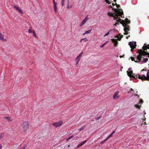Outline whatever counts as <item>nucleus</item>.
Instances as JSON below:
<instances>
[{"label": "nucleus", "instance_id": "obj_1", "mask_svg": "<svg viewBox=\"0 0 149 149\" xmlns=\"http://www.w3.org/2000/svg\"><path fill=\"white\" fill-rule=\"evenodd\" d=\"M112 9L115 12V13L109 12L107 14L109 16L113 17L114 20H116L117 22L114 24V26H116L117 24H119V22L120 23V22L122 20L120 19V16L121 17H122V15H123V13L121 9L112 8Z\"/></svg>", "mask_w": 149, "mask_h": 149}, {"label": "nucleus", "instance_id": "obj_2", "mask_svg": "<svg viewBox=\"0 0 149 149\" xmlns=\"http://www.w3.org/2000/svg\"><path fill=\"white\" fill-rule=\"evenodd\" d=\"M130 20L127 18H126L125 21L122 20L120 22V24H122L123 26L124 27V31L127 32V31H130V26L128 24H130Z\"/></svg>", "mask_w": 149, "mask_h": 149}, {"label": "nucleus", "instance_id": "obj_3", "mask_svg": "<svg viewBox=\"0 0 149 149\" xmlns=\"http://www.w3.org/2000/svg\"><path fill=\"white\" fill-rule=\"evenodd\" d=\"M143 50H144L142 49H140L138 51L139 55L136 56V59L139 61H140L141 60V58H143L142 57V56H144L148 53V52Z\"/></svg>", "mask_w": 149, "mask_h": 149}, {"label": "nucleus", "instance_id": "obj_4", "mask_svg": "<svg viewBox=\"0 0 149 149\" xmlns=\"http://www.w3.org/2000/svg\"><path fill=\"white\" fill-rule=\"evenodd\" d=\"M29 124L26 121H24L21 125L22 131L23 132H26L27 130L29 128Z\"/></svg>", "mask_w": 149, "mask_h": 149}, {"label": "nucleus", "instance_id": "obj_5", "mask_svg": "<svg viewBox=\"0 0 149 149\" xmlns=\"http://www.w3.org/2000/svg\"><path fill=\"white\" fill-rule=\"evenodd\" d=\"M63 122L61 120L58 123H54L53 124V125L56 127H58L62 125Z\"/></svg>", "mask_w": 149, "mask_h": 149}, {"label": "nucleus", "instance_id": "obj_6", "mask_svg": "<svg viewBox=\"0 0 149 149\" xmlns=\"http://www.w3.org/2000/svg\"><path fill=\"white\" fill-rule=\"evenodd\" d=\"M136 44V42H134L132 41V42H130L129 43V45L130 46L131 48L132 49H135L136 47V45H134V44Z\"/></svg>", "mask_w": 149, "mask_h": 149}, {"label": "nucleus", "instance_id": "obj_7", "mask_svg": "<svg viewBox=\"0 0 149 149\" xmlns=\"http://www.w3.org/2000/svg\"><path fill=\"white\" fill-rule=\"evenodd\" d=\"M127 74L130 77L133 78L134 79L136 78L135 77V76H133V75L132 71H130V72H128Z\"/></svg>", "mask_w": 149, "mask_h": 149}, {"label": "nucleus", "instance_id": "obj_8", "mask_svg": "<svg viewBox=\"0 0 149 149\" xmlns=\"http://www.w3.org/2000/svg\"><path fill=\"white\" fill-rule=\"evenodd\" d=\"M88 18H87V16H86L85 19L82 21L80 24V26H81L83 25H84L86 22V21L88 20Z\"/></svg>", "mask_w": 149, "mask_h": 149}, {"label": "nucleus", "instance_id": "obj_9", "mask_svg": "<svg viewBox=\"0 0 149 149\" xmlns=\"http://www.w3.org/2000/svg\"><path fill=\"white\" fill-rule=\"evenodd\" d=\"M111 40H112V42H113L114 43V46H117L118 44L117 39L113 38L111 39Z\"/></svg>", "mask_w": 149, "mask_h": 149}, {"label": "nucleus", "instance_id": "obj_10", "mask_svg": "<svg viewBox=\"0 0 149 149\" xmlns=\"http://www.w3.org/2000/svg\"><path fill=\"white\" fill-rule=\"evenodd\" d=\"M139 79H140L141 80L143 81H147V79L146 77L144 75H142L141 77L140 76V77H139Z\"/></svg>", "mask_w": 149, "mask_h": 149}, {"label": "nucleus", "instance_id": "obj_11", "mask_svg": "<svg viewBox=\"0 0 149 149\" xmlns=\"http://www.w3.org/2000/svg\"><path fill=\"white\" fill-rule=\"evenodd\" d=\"M143 49L145 50H147V49H149V45H147L146 44H145L143 47Z\"/></svg>", "mask_w": 149, "mask_h": 149}, {"label": "nucleus", "instance_id": "obj_12", "mask_svg": "<svg viewBox=\"0 0 149 149\" xmlns=\"http://www.w3.org/2000/svg\"><path fill=\"white\" fill-rule=\"evenodd\" d=\"M0 40L3 41H4V42H6V40L4 38L3 36V34L1 33L0 32Z\"/></svg>", "mask_w": 149, "mask_h": 149}, {"label": "nucleus", "instance_id": "obj_13", "mask_svg": "<svg viewBox=\"0 0 149 149\" xmlns=\"http://www.w3.org/2000/svg\"><path fill=\"white\" fill-rule=\"evenodd\" d=\"M14 8H15L16 10H17V11L22 14H23V12L22 11V10L17 6H14Z\"/></svg>", "mask_w": 149, "mask_h": 149}, {"label": "nucleus", "instance_id": "obj_14", "mask_svg": "<svg viewBox=\"0 0 149 149\" xmlns=\"http://www.w3.org/2000/svg\"><path fill=\"white\" fill-rule=\"evenodd\" d=\"M56 3H53L54 4V11L55 13H56L57 12V8L56 6Z\"/></svg>", "mask_w": 149, "mask_h": 149}, {"label": "nucleus", "instance_id": "obj_15", "mask_svg": "<svg viewBox=\"0 0 149 149\" xmlns=\"http://www.w3.org/2000/svg\"><path fill=\"white\" fill-rule=\"evenodd\" d=\"M86 140L83 142H82L81 143H80L77 146V147L78 148V147H80V146L83 145L85 143H86Z\"/></svg>", "mask_w": 149, "mask_h": 149}, {"label": "nucleus", "instance_id": "obj_16", "mask_svg": "<svg viewBox=\"0 0 149 149\" xmlns=\"http://www.w3.org/2000/svg\"><path fill=\"white\" fill-rule=\"evenodd\" d=\"M146 77L147 79V81H149V70L148 71Z\"/></svg>", "mask_w": 149, "mask_h": 149}, {"label": "nucleus", "instance_id": "obj_17", "mask_svg": "<svg viewBox=\"0 0 149 149\" xmlns=\"http://www.w3.org/2000/svg\"><path fill=\"white\" fill-rule=\"evenodd\" d=\"M143 58V60H142V62H143L144 63H145L146 62L148 61V59L147 58Z\"/></svg>", "mask_w": 149, "mask_h": 149}, {"label": "nucleus", "instance_id": "obj_18", "mask_svg": "<svg viewBox=\"0 0 149 149\" xmlns=\"http://www.w3.org/2000/svg\"><path fill=\"white\" fill-rule=\"evenodd\" d=\"M119 95H116L115 94L113 95V98L115 99V100H116V99L117 98H118V97H119Z\"/></svg>", "mask_w": 149, "mask_h": 149}, {"label": "nucleus", "instance_id": "obj_19", "mask_svg": "<svg viewBox=\"0 0 149 149\" xmlns=\"http://www.w3.org/2000/svg\"><path fill=\"white\" fill-rule=\"evenodd\" d=\"M131 60H132V61H134L136 63V62H139V61L137 60V59H136V61H134V58L133 57H131Z\"/></svg>", "mask_w": 149, "mask_h": 149}, {"label": "nucleus", "instance_id": "obj_20", "mask_svg": "<svg viewBox=\"0 0 149 149\" xmlns=\"http://www.w3.org/2000/svg\"><path fill=\"white\" fill-rule=\"evenodd\" d=\"M85 126H86L85 125L82 127H81L79 128V130L80 131H81L84 130L85 128Z\"/></svg>", "mask_w": 149, "mask_h": 149}, {"label": "nucleus", "instance_id": "obj_21", "mask_svg": "<svg viewBox=\"0 0 149 149\" xmlns=\"http://www.w3.org/2000/svg\"><path fill=\"white\" fill-rule=\"evenodd\" d=\"M91 30H89V31H85V33H84V34H83V35H85V34H88V33H91Z\"/></svg>", "mask_w": 149, "mask_h": 149}, {"label": "nucleus", "instance_id": "obj_22", "mask_svg": "<svg viewBox=\"0 0 149 149\" xmlns=\"http://www.w3.org/2000/svg\"><path fill=\"white\" fill-rule=\"evenodd\" d=\"M4 133H2L0 134V140L2 139L4 136Z\"/></svg>", "mask_w": 149, "mask_h": 149}, {"label": "nucleus", "instance_id": "obj_23", "mask_svg": "<svg viewBox=\"0 0 149 149\" xmlns=\"http://www.w3.org/2000/svg\"><path fill=\"white\" fill-rule=\"evenodd\" d=\"M4 119L7 120L9 121H10L11 120H10V118L8 117H6L4 118Z\"/></svg>", "mask_w": 149, "mask_h": 149}, {"label": "nucleus", "instance_id": "obj_24", "mask_svg": "<svg viewBox=\"0 0 149 149\" xmlns=\"http://www.w3.org/2000/svg\"><path fill=\"white\" fill-rule=\"evenodd\" d=\"M134 107L136 108L139 109L141 107V105H138V104H135Z\"/></svg>", "mask_w": 149, "mask_h": 149}, {"label": "nucleus", "instance_id": "obj_25", "mask_svg": "<svg viewBox=\"0 0 149 149\" xmlns=\"http://www.w3.org/2000/svg\"><path fill=\"white\" fill-rule=\"evenodd\" d=\"M65 1V0H62V1H61V5H62V6H63L64 5Z\"/></svg>", "mask_w": 149, "mask_h": 149}, {"label": "nucleus", "instance_id": "obj_26", "mask_svg": "<svg viewBox=\"0 0 149 149\" xmlns=\"http://www.w3.org/2000/svg\"><path fill=\"white\" fill-rule=\"evenodd\" d=\"M26 146V144H25L24 146L22 147L19 149H25Z\"/></svg>", "mask_w": 149, "mask_h": 149}, {"label": "nucleus", "instance_id": "obj_27", "mask_svg": "<svg viewBox=\"0 0 149 149\" xmlns=\"http://www.w3.org/2000/svg\"><path fill=\"white\" fill-rule=\"evenodd\" d=\"M32 33H33V35L34 37H37V35L36 34L35 32L34 31H33Z\"/></svg>", "mask_w": 149, "mask_h": 149}, {"label": "nucleus", "instance_id": "obj_28", "mask_svg": "<svg viewBox=\"0 0 149 149\" xmlns=\"http://www.w3.org/2000/svg\"><path fill=\"white\" fill-rule=\"evenodd\" d=\"M108 42V41H107L106 42L104 43L103 44H102V45L100 46V47H103Z\"/></svg>", "mask_w": 149, "mask_h": 149}, {"label": "nucleus", "instance_id": "obj_29", "mask_svg": "<svg viewBox=\"0 0 149 149\" xmlns=\"http://www.w3.org/2000/svg\"><path fill=\"white\" fill-rule=\"evenodd\" d=\"M28 32L29 33H32V29L30 28L28 30Z\"/></svg>", "mask_w": 149, "mask_h": 149}, {"label": "nucleus", "instance_id": "obj_30", "mask_svg": "<svg viewBox=\"0 0 149 149\" xmlns=\"http://www.w3.org/2000/svg\"><path fill=\"white\" fill-rule=\"evenodd\" d=\"M134 76L136 78L135 79H136V78H138L139 79V77H140V76L139 74H137Z\"/></svg>", "mask_w": 149, "mask_h": 149}, {"label": "nucleus", "instance_id": "obj_31", "mask_svg": "<svg viewBox=\"0 0 149 149\" xmlns=\"http://www.w3.org/2000/svg\"><path fill=\"white\" fill-rule=\"evenodd\" d=\"M83 52H82L81 53V54H80V55H79V56H78L77 57V58H76V59H78V58H79V57H81V54H83Z\"/></svg>", "mask_w": 149, "mask_h": 149}, {"label": "nucleus", "instance_id": "obj_32", "mask_svg": "<svg viewBox=\"0 0 149 149\" xmlns=\"http://www.w3.org/2000/svg\"><path fill=\"white\" fill-rule=\"evenodd\" d=\"M72 7L71 6H69V4L68 3V5H67V8H72Z\"/></svg>", "mask_w": 149, "mask_h": 149}, {"label": "nucleus", "instance_id": "obj_33", "mask_svg": "<svg viewBox=\"0 0 149 149\" xmlns=\"http://www.w3.org/2000/svg\"><path fill=\"white\" fill-rule=\"evenodd\" d=\"M116 37L118 38L119 40H121V39L122 38V37H119L118 36H117Z\"/></svg>", "mask_w": 149, "mask_h": 149}, {"label": "nucleus", "instance_id": "obj_34", "mask_svg": "<svg viewBox=\"0 0 149 149\" xmlns=\"http://www.w3.org/2000/svg\"><path fill=\"white\" fill-rule=\"evenodd\" d=\"M112 6H111V5L109 6V7L110 8H112V6H114V5H115L114 3H112Z\"/></svg>", "mask_w": 149, "mask_h": 149}, {"label": "nucleus", "instance_id": "obj_35", "mask_svg": "<svg viewBox=\"0 0 149 149\" xmlns=\"http://www.w3.org/2000/svg\"><path fill=\"white\" fill-rule=\"evenodd\" d=\"M105 1L107 3H108L109 4L111 3V2H109V1L108 0H105Z\"/></svg>", "mask_w": 149, "mask_h": 149}, {"label": "nucleus", "instance_id": "obj_36", "mask_svg": "<svg viewBox=\"0 0 149 149\" xmlns=\"http://www.w3.org/2000/svg\"><path fill=\"white\" fill-rule=\"evenodd\" d=\"M143 101L142 100L140 99V100L139 102L140 103H141V104H142L143 103Z\"/></svg>", "mask_w": 149, "mask_h": 149}, {"label": "nucleus", "instance_id": "obj_37", "mask_svg": "<svg viewBox=\"0 0 149 149\" xmlns=\"http://www.w3.org/2000/svg\"><path fill=\"white\" fill-rule=\"evenodd\" d=\"M113 133H111V134L110 135H109V136H108V138H110V137H112L113 136Z\"/></svg>", "mask_w": 149, "mask_h": 149}, {"label": "nucleus", "instance_id": "obj_38", "mask_svg": "<svg viewBox=\"0 0 149 149\" xmlns=\"http://www.w3.org/2000/svg\"><path fill=\"white\" fill-rule=\"evenodd\" d=\"M109 34V32H107V33H106L104 35V37H105L107 36V35H108Z\"/></svg>", "mask_w": 149, "mask_h": 149}, {"label": "nucleus", "instance_id": "obj_39", "mask_svg": "<svg viewBox=\"0 0 149 149\" xmlns=\"http://www.w3.org/2000/svg\"><path fill=\"white\" fill-rule=\"evenodd\" d=\"M116 5V6L117 7V8H119L120 7V6L119 5H117L116 3H115Z\"/></svg>", "mask_w": 149, "mask_h": 149}, {"label": "nucleus", "instance_id": "obj_40", "mask_svg": "<svg viewBox=\"0 0 149 149\" xmlns=\"http://www.w3.org/2000/svg\"><path fill=\"white\" fill-rule=\"evenodd\" d=\"M125 33H124V35H127V34L128 33L127 32V31H125Z\"/></svg>", "mask_w": 149, "mask_h": 149}, {"label": "nucleus", "instance_id": "obj_41", "mask_svg": "<svg viewBox=\"0 0 149 149\" xmlns=\"http://www.w3.org/2000/svg\"><path fill=\"white\" fill-rule=\"evenodd\" d=\"M119 93V92L118 91L116 92L115 93V94L116 95H118V94Z\"/></svg>", "mask_w": 149, "mask_h": 149}, {"label": "nucleus", "instance_id": "obj_42", "mask_svg": "<svg viewBox=\"0 0 149 149\" xmlns=\"http://www.w3.org/2000/svg\"><path fill=\"white\" fill-rule=\"evenodd\" d=\"M2 148V146L1 144H0V149H1Z\"/></svg>", "mask_w": 149, "mask_h": 149}, {"label": "nucleus", "instance_id": "obj_43", "mask_svg": "<svg viewBox=\"0 0 149 149\" xmlns=\"http://www.w3.org/2000/svg\"><path fill=\"white\" fill-rule=\"evenodd\" d=\"M86 39V38H82V39L80 41V42H81L82 41V40H85Z\"/></svg>", "mask_w": 149, "mask_h": 149}, {"label": "nucleus", "instance_id": "obj_44", "mask_svg": "<svg viewBox=\"0 0 149 149\" xmlns=\"http://www.w3.org/2000/svg\"><path fill=\"white\" fill-rule=\"evenodd\" d=\"M78 59V60H77V62L76 64V65H77V64H78L79 61V59Z\"/></svg>", "mask_w": 149, "mask_h": 149}, {"label": "nucleus", "instance_id": "obj_45", "mask_svg": "<svg viewBox=\"0 0 149 149\" xmlns=\"http://www.w3.org/2000/svg\"><path fill=\"white\" fill-rule=\"evenodd\" d=\"M73 137V136H72L70 137H69L68 138V139H70L72 138Z\"/></svg>", "mask_w": 149, "mask_h": 149}, {"label": "nucleus", "instance_id": "obj_46", "mask_svg": "<svg viewBox=\"0 0 149 149\" xmlns=\"http://www.w3.org/2000/svg\"><path fill=\"white\" fill-rule=\"evenodd\" d=\"M52 1H53V3H56V2L55 1V0H52Z\"/></svg>", "mask_w": 149, "mask_h": 149}, {"label": "nucleus", "instance_id": "obj_47", "mask_svg": "<svg viewBox=\"0 0 149 149\" xmlns=\"http://www.w3.org/2000/svg\"><path fill=\"white\" fill-rule=\"evenodd\" d=\"M84 40V42H85L86 41H87L88 40L87 39H85V40Z\"/></svg>", "mask_w": 149, "mask_h": 149}, {"label": "nucleus", "instance_id": "obj_48", "mask_svg": "<svg viewBox=\"0 0 149 149\" xmlns=\"http://www.w3.org/2000/svg\"><path fill=\"white\" fill-rule=\"evenodd\" d=\"M146 55H148V57H149V53H148V54H147Z\"/></svg>", "mask_w": 149, "mask_h": 149}, {"label": "nucleus", "instance_id": "obj_49", "mask_svg": "<svg viewBox=\"0 0 149 149\" xmlns=\"http://www.w3.org/2000/svg\"><path fill=\"white\" fill-rule=\"evenodd\" d=\"M109 138V137L108 138H107L106 139H105V140H104V141H106Z\"/></svg>", "mask_w": 149, "mask_h": 149}, {"label": "nucleus", "instance_id": "obj_50", "mask_svg": "<svg viewBox=\"0 0 149 149\" xmlns=\"http://www.w3.org/2000/svg\"><path fill=\"white\" fill-rule=\"evenodd\" d=\"M115 133V132L114 131H113L112 133L113 134L114 133Z\"/></svg>", "mask_w": 149, "mask_h": 149}, {"label": "nucleus", "instance_id": "obj_51", "mask_svg": "<svg viewBox=\"0 0 149 149\" xmlns=\"http://www.w3.org/2000/svg\"><path fill=\"white\" fill-rule=\"evenodd\" d=\"M133 49H131V51L132 52V51H133Z\"/></svg>", "mask_w": 149, "mask_h": 149}, {"label": "nucleus", "instance_id": "obj_52", "mask_svg": "<svg viewBox=\"0 0 149 149\" xmlns=\"http://www.w3.org/2000/svg\"><path fill=\"white\" fill-rule=\"evenodd\" d=\"M69 140V139H68V138L67 139H66V141H68V140Z\"/></svg>", "mask_w": 149, "mask_h": 149}, {"label": "nucleus", "instance_id": "obj_53", "mask_svg": "<svg viewBox=\"0 0 149 149\" xmlns=\"http://www.w3.org/2000/svg\"><path fill=\"white\" fill-rule=\"evenodd\" d=\"M70 145H68V147H70Z\"/></svg>", "mask_w": 149, "mask_h": 149}, {"label": "nucleus", "instance_id": "obj_54", "mask_svg": "<svg viewBox=\"0 0 149 149\" xmlns=\"http://www.w3.org/2000/svg\"><path fill=\"white\" fill-rule=\"evenodd\" d=\"M114 0V2H116V0Z\"/></svg>", "mask_w": 149, "mask_h": 149}, {"label": "nucleus", "instance_id": "obj_55", "mask_svg": "<svg viewBox=\"0 0 149 149\" xmlns=\"http://www.w3.org/2000/svg\"><path fill=\"white\" fill-rule=\"evenodd\" d=\"M130 90H131V91H133V89H132V88L130 89Z\"/></svg>", "mask_w": 149, "mask_h": 149}, {"label": "nucleus", "instance_id": "obj_56", "mask_svg": "<svg viewBox=\"0 0 149 149\" xmlns=\"http://www.w3.org/2000/svg\"><path fill=\"white\" fill-rule=\"evenodd\" d=\"M100 118L99 117H98V118H97V119H100Z\"/></svg>", "mask_w": 149, "mask_h": 149}, {"label": "nucleus", "instance_id": "obj_57", "mask_svg": "<svg viewBox=\"0 0 149 149\" xmlns=\"http://www.w3.org/2000/svg\"><path fill=\"white\" fill-rule=\"evenodd\" d=\"M122 57V56H120V58Z\"/></svg>", "mask_w": 149, "mask_h": 149}, {"label": "nucleus", "instance_id": "obj_58", "mask_svg": "<svg viewBox=\"0 0 149 149\" xmlns=\"http://www.w3.org/2000/svg\"><path fill=\"white\" fill-rule=\"evenodd\" d=\"M143 124H146V123L145 122Z\"/></svg>", "mask_w": 149, "mask_h": 149}, {"label": "nucleus", "instance_id": "obj_59", "mask_svg": "<svg viewBox=\"0 0 149 149\" xmlns=\"http://www.w3.org/2000/svg\"><path fill=\"white\" fill-rule=\"evenodd\" d=\"M126 38H127H127H128L127 37H126Z\"/></svg>", "mask_w": 149, "mask_h": 149}, {"label": "nucleus", "instance_id": "obj_60", "mask_svg": "<svg viewBox=\"0 0 149 149\" xmlns=\"http://www.w3.org/2000/svg\"><path fill=\"white\" fill-rule=\"evenodd\" d=\"M130 37V36H128V37Z\"/></svg>", "mask_w": 149, "mask_h": 149}, {"label": "nucleus", "instance_id": "obj_61", "mask_svg": "<svg viewBox=\"0 0 149 149\" xmlns=\"http://www.w3.org/2000/svg\"><path fill=\"white\" fill-rule=\"evenodd\" d=\"M145 119H146V118H145L144 120H145Z\"/></svg>", "mask_w": 149, "mask_h": 149}]
</instances>
